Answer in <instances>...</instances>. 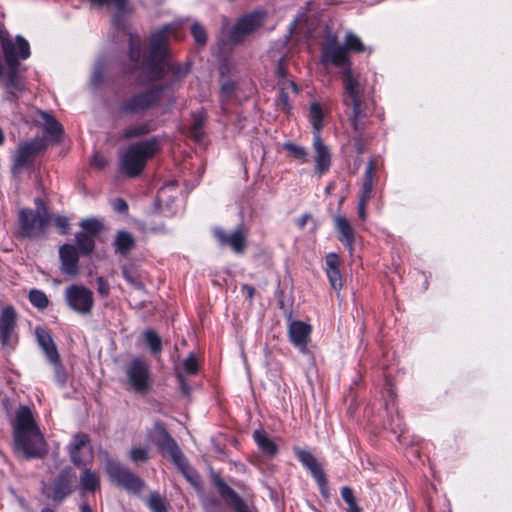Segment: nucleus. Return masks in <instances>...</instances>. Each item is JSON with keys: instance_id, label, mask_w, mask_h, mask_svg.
Instances as JSON below:
<instances>
[{"instance_id": "obj_56", "label": "nucleus", "mask_w": 512, "mask_h": 512, "mask_svg": "<svg viewBox=\"0 0 512 512\" xmlns=\"http://www.w3.org/2000/svg\"><path fill=\"white\" fill-rule=\"evenodd\" d=\"M370 199L359 197L358 215L362 220L366 218V205Z\"/></svg>"}, {"instance_id": "obj_36", "label": "nucleus", "mask_w": 512, "mask_h": 512, "mask_svg": "<svg viewBox=\"0 0 512 512\" xmlns=\"http://www.w3.org/2000/svg\"><path fill=\"white\" fill-rule=\"evenodd\" d=\"M253 438L263 453L272 457L277 453V446L268 435L260 430L253 433Z\"/></svg>"}, {"instance_id": "obj_19", "label": "nucleus", "mask_w": 512, "mask_h": 512, "mask_svg": "<svg viewBox=\"0 0 512 512\" xmlns=\"http://www.w3.org/2000/svg\"><path fill=\"white\" fill-rule=\"evenodd\" d=\"M155 431L158 434L156 445L161 450V452L165 455H168L173 464L176 462L181 463V461H183V457L185 456L176 441L168 433L164 425L161 423H156Z\"/></svg>"}, {"instance_id": "obj_5", "label": "nucleus", "mask_w": 512, "mask_h": 512, "mask_svg": "<svg viewBox=\"0 0 512 512\" xmlns=\"http://www.w3.org/2000/svg\"><path fill=\"white\" fill-rule=\"evenodd\" d=\"M364 98L365 94L355 96L353 90L347 89L346 97L342 100L344 113L353 130L351 141L358 154H362L365 150L364 131L369 124V113Z\"/></svg>"}, {"instance_id": "obj_26", "label": "nucleus", "mask_w": 512, "mask_h": 512, "mask_svg": "<svg viewBox=\"0 0 512 512\" xmlns=\"http://www.w3.org/2000/svg\"><path fill=\"white\" fill-rule=\"evenodd\" d=\"M326 274L332 288L335 291H340L342 284V277L339 269L340 259L336 253H328L325 258Z\"/></svg>"}, {"instance_id": "obj_20", "label": "nucleus", "mask_w": 512, "mask_h": 512, "mask_svg": "<svg viewBox=\"0 0 512 512\" xmlns=\"http://www.w3.org/2000/svg\"><path fill=\"white\" fill-rule=\"evenodd\" d=\"M295 454L298 458V460L302 463V465L310 471L313 478L319 485L322 492L327 487V477L322 469L321 465L318 463L317 459L314 457V455L308 451L301 448H295L294 449Z\"/></svg>"}, {"instance_id": "obj_30", "label": "nucleus", "mask_w": 512, "mask_h": 512, "mask_svg": "<svg viewBox=\"0 0 512 512\" xmlns=\"http://www.w3.org/2000/svg\"><path fill=\"white\" fill-rule=\"evenodd\" d=\"M156 130L155 125L151 121L138 123L136 125L129 126L122 131L121 138L124 140H131L134 138H140L148 135L149 133Z\"/></svg>"}, {"instance_id": "obj_60", "label": "nucleus", "mask_w": 512, "mask_h": 512, "mask_svg": "<svg viewBox=\"0 0 512 512\" xmlns=\"http://www.w3.org/2000/svg\"><path fill=\"white\" fill-rule=\"evenodd\" d=\"M205 506L210 507V508L218 507L219 506V501L216 498H214V497L210 498V499H207L206 502H205Z\"/></svg>"}, {"instance_id": "obj_34", "label": "nucleus", "mask_w": 512, "mask_h": 512, "mask_svg": "<svg viewBox=\"0 0 512 512\" xmlns=\"http://www.w3.org/2000/svg\"><path fill=\"white\" fill-rule=\"evenodd\" d=\"M207 120V114L204 110L193 112L192 124L190 126V135L196 141H201L204 136V126Z\"/></svg>"}, {"instance_id": "obj_11", "label": "nucleus", "mask_w": 512, "mask_h": 512, "mask_svg": "<svg viewBox=\"0 0 512 512\" xmlns=\"http://www.w3.org/2000/svg\"><path fill=\"white\" fill-rule=\"evenodd\" d=\"M65 299L68 306L81 315H88L93 309V292L83 285L73 284L67 287Z\"/></svg>"}, {"instance_id": "obj_53", "label": "nucleus", "mask_w": 512, "mask_h": 512, "mask_svg": "<svg viewBox=\"0 0 512 512\" xmlns=\"http://www.w3.org/2000/svg\"><path fill=\"white\" fill-rule=\"evenodd\" d=\"M341 496L347 505H352V504L357 503L354 493H353V490L347 486L342 487Z\"/></svg>"}, {"instance_id": "obj_41", "label": "nucleus", "mask_w": 512, "mask_h": 512, "mask_svg": "<svg viewBox=\"0 0 512 512\" xmlns=\"http://www.w3.org/2000/svg\"><path fill=\"white\" fill-rule=\"evenodd\" d=\"M283 148L289 153L290 156L297 159L301 163L308 162V152L303 146L296 145L291 142L283 144Z\"/></svg>"}, {"instance_id": "obj_6", "label": "nucleus", "mask_w": 512, "mask_h": 512, "mask_svg": "<svg viewBox=\"0 0 512 512\" xmlns=\"http://www.w3.org/2000/svg\"><path fill=\"white\" fill-rule=\"evenodd\" d=\"M163 86L157 85L123 97L118 106V114L127 118L144 117L162 99Z\"/></svg>"}, {"instance_id": "obj_51", "label": "nucleus", "mask_w": 512, "mask_h": 512, "mask_svg": "<svg viewBox=\"0 0 512 512\" xmlns=\"http://www.w3.org/2000/svg\"><path fill=\"white\" fill-rule=\"evenodd\" d=\"M176 378H177V381H178L181 393L184 396L189 397L190 393H191V387H190L189 383L186 381V379H185V377L183 375V372L182 371H178L176 373Z\"/></svg>"}, {"instance_id": "obj_3", "label": "nucleus", "mask_w": 512, "mask_h": 512, "mask_svg": "<svg viewBox=\"0 0 512 512\" xmlns=\"http://www.w3.org/2000/svg\"><path fill=\"white\" fill-rule=\"evenodd\" d=\"M321 62L325 66L340 68L343 84L342 100L346 97L347 89L353 90L355 96L364 95V84L359 74L352 70V62L346 49L335 36L329 37L321 48Z\"/></svg>"}, {"instance_id": "obj_48", "label": "nucleus", "mask_w": 512, "mask_h": 512, "mask_svg": "<svg viewBox=\"0 0 512 512\" xmlns=\"http://www.w3.org/2000/svg\"><path fill=\"white\" fill-rule=\"evenodd\" d=\"M183 372L187 375H196L198 372V362L194 353H190L183 362Z\"/></svg>"}, {"instance_id": "obj_31", "label": "nucleus", "mask_w": 512, "mask_h": 512, "mask_svg": "<svg viewBox=\"0 0 512 512\" xmlns=\"http://www.w3.org/2000/svg\"><path fill=\"white\" fill-rule=\"evenodd\" d=\"M377 166V161L375 159H371L366 166L364 179L362 184V190L359 197L371 199L372 191L374 187L375 181V169Z\"/></svg>"}, {"instance_id": "obj_13", "label": "nucleus", "mask_w": 512, "mask_h": 512, "mask_svg": "<svg viewBox=\"0 0 512 512\" xmlns=\"http://www.w3.org/2000/svg\"><path fill=\"white\" fill-rule=\"evenodd\" d=\"M11 47L5 48V62L8 65V72L6 73L5 89L9 96L7 99L11 102L16 101L17 92L24 89V84L18 72L19 55H12Z\"/></svg>"}, {"instance_id": "obj_61", "label": "nucleus", "mask_w": 512, "mask_h": 512, "mask_svg": "<svg viewBox=\"0 0 512 512\" xmlns=\"http://www.w3.org/2000/svg\"><path fill=\"white\" fill-rule=\"evenodd\" d=\"M309 219V215L308 214H305L303 216H301L298 220H297V225L300 227V228H304L307 221Z\"/></svg>"}, {"instance_id": "obj_42", "label": "nucleus", "mask_w": 512, "mask_h": 512, "mask_svg": "<svg viewBox=\"0 0 512 512\" xmlns=\"http://www.w3.org/2000/svg\"><path fill=\"white\" fill-rule=\"evenodd\" d=\"M144 339L150 350L154 354H158L162 350V341L158 334L153 330H146L144 332Z\"/></svg>"}, {"instance_id": "obj_27", "label": "nucleus", "mask_w": 512, "mask_h": 512, "mask_svg": "<svg viewBox=\"0 0 512 512\" xmlns=\"http://www.w3.org/2000/svg\"><path fill=\"white\" fill-rule=\"evenodd\" d=\"M335 229L340 234L339 240L345 244L350 251L353 250L355 242V230L349 220L342 215H337L334 218Z\"/></svg>"}, {"instance_id": "obj_1", "label": "nucleus", "mask_w": 512, "mask_h": 512, "mask_svg": "<svg viewBox=\"0 0 512 512\" xmlns=\"http://www.w3.org/2000/svg\"><path fill=\"white\" fill-rule=\"evenodd\" d=\"M92 3L103 5H112L117 9L114 17V25L119 31H122L129 43V59L132 63V71L141 70L144 80L156 81L162 79L166 73L171 72L177 79L184 77L187 71L179 64L169 59L168 42L171 31L170 25H165L159 30L153 32L149 39L148 55L143 56L142 42L139 35L126 28L122 22L121 15L126 10L127 0H90Z\"/></svg>"}, {"instance_id": "obj_57", "label": "nucleus", "mask_w": 512, "mask_h": 512, "mask_svg": "<svg viewBox=\"0 0 512 512\" xmlns=\"http://www.w3.org/2000/svg\"><path fill=\"white\" fill-rule=\"evenodd\" d=\"M97 283H98V292L103 296L108 295L109 290H110V286H109L108 282L105 281L102 277H99L97 279Z\"/></svg>"}, {"instance_id": "obj_17", "label": "nucleus", "mask_w": 512, "mask_h": 512, "mask_svg": "<svg viewBox=\"0 0 512 512\" xmlns=\"http://www.w3.org/2000/svg\"><path fill=\"white\" fill-rule=\"evenodd\" d=\"M214 237L220 246L230 247L236 254H242L247 246V232L243 225L238 226L232 232H226L220 227L213 230Z\"/></svg>"}, {"instance_id": "obj_18", "label": "nucleus", "mask_w": 512, "mask_h": 512, "mask_svg": "<svg viewBox=\"0 0 512 512\" xmlns=\"http://www.w3.org/2000/svg\"><path fill=\"white\" fill-rule=\"evenodd\" d=\"M42 149L39 141H30L20 144L14 155L11 172L14 176L19 175L24 169L33 165V162Z\"/></svg>"}, {"instance_id": "obj_23", "label": "nucleus", "mask_w": 512, "mask_h": 512, "mask_svg": "<svg viewBox=\"0 0 512 512\" xmlns=\"http://www.w3.org/2000/svg\"><path fill=\"white\" fill-rule=\"evenodd\" d=\"M313 148L315 152V170L319 174L326 173L331 166V152L327 145L324 144L321 135L314 133Z\"/></svg>"}, {"instance_id": "obj_21", "label": "nucleus", "mask_w": 512, "mask_h": 512, "mask_svg": "<svg viewBox=\"0 0 512 512\" xmlns=\"http://www.w3.org/2000/svg\"><path fill=\"white\" fill-rule=\"evenodd\" d=\"M17 314L13 307L2 309L0 315V339L3 346L13 343V334L16 326Z\"/></svg>"}, {"instance_id": "obj_15", "label": "nucleus", "mask_w": 512, "mask_h": 512, "mask_svg": "<svg viewBox=\"0 0 512 512\" xmlns=\"http://www.w3.org/2000/svg\"><path fill=\"white\" fill-rule=\"evenodd\" d=\"M67 449L71 462L77 467L85 466L88 461L93 459V449L90 446V439L85 433L80 432L75 434Z\"/></svg>"}, {"instance_id": "obj_35", "label": "nucleus", "mask_w": 512, "mask_h": 512, "mask_svg": "<svg viewBox=\"0 0 512 512\" xmlns=\"http://www.w3.org/2000/svg\"><path fill=\"white\" fill-rule=\"evenodd\" d=\"M135 245L133 235L127 231H119L116 234L114 246L115 251L121 255H127Z\"/></svg>"}, {"instance_id": "obj_52", "label": "nucleus", "mask_w": 512, "mask_h": 512, "mask_svg": "<svg viewBox=\"0 0 512 512\" xmlns=\"http://www.w3.org/2000/svg\"><path fill=\"white\" fill-rule=\"evenodd\" d=\"M54 224L59 229L61 234H66L69 230V220L65 216H57L54 219Z\"/></svg>"}, {"instance_id": "obj_37", "label": "nucleus", "mask_w": 512, "mask_h": 512, "mask_svg": "<svg viewBox=\"0 0 512 512\" xmlns=\"http://www.w3.org/2000/svg\"><path fill=\"white\" fill-rule=\"evenodd\" d=\"M343 46L345 47L348 55L350 52L362 53L368 51L369 54L372 52V50L367 48L363 44L362 40L352 32H348L346 34Z\"/></svg>"}, {"instance_id": "obj_62", "label": "nucleus", "mask_w": 512, "mask_h": 512, "mask_svg": "<svg viewBox=\"0 0 512 512\" xmlns=\"http://www.w3.org/2000/svg\"><path fill=\"white\" fill-rule=\"evenodd\" d=\"M80 512H93L90 505L88 503H83L80 505Z\"/></svg>"}, {"instance_id": "obj_47", "label": "nucleus", "mask_w": 512, "mask_h": 512, "mask_svg": "<svg viewBox=\"0 0 512 512\" xmlns=\"http://www.w3.org/2000/svg\"><path fill=\"white\" fill-rule=\"evenodd\" d=\"M50 363L52 365H54V377H55L56 382L62 387L65 386L67 379H68V375H67L66 369L62 365L60 359L57 362H50Z\"/></svg>"}, {"instance_id": "obj_64", "label": "nucleus", "mask_w": 512, "mask_h": 512, "mask_svg": "<svg viewBox=\"0 0 512 512\" xmlns=\"http://www.w3.org/2000/svg\"><path fill=\"white\" fill-rule=\"evenodd\" d=\"M277 74H278L280 77H282V78H284V76H285L281 63H279V65H278V68H277Z\"/></svg>"}, {"instance_id": "obj_39", "label": "nucleus", "mask_w": 512, "mask_h": 512, "mask_svg": "<svg viewBox=\"0 0 512 512\" xmlns=\"http://www.w3.org/2000/svg\"><path fill=\"white\" fill-rule=\"evenodd\" d=\"M174 465L179 469V471L183 474L187 481L191 483L193 486H198L200 484L199 474L196 472L195 469L190 467L185 457H183V461H181V463L176 462Z\"/></svg>"}, {"instance_id": "obj_55", "label": "nucleus", "mask_w": 512, "mask_h": 512, "mask_svg": "<svg viewBox=\"0 0 512 512\" xmlns=\"http://www.w3.org/2000/svg\"><path fill=\"white\" fill-rule=\"evenodd\" d=\"M91 164L98 169H102L106 166L107 160L104 156L95 153L92 158Z\"/></svg>"}, {"instance_id": "obj_32", "label": "nucleus", "mask_w": 512, "mask_h": 512, "mask_svg": "<svg viewBox=\"0 0 512 512\" xmlns=\"http://www.w3.org/2000/svg\"><path fill=\"white\" fill-rule=\"evenodd\" d=\"M287 90H291L293 93H298V87L294 81L285 80L281 84L280 93L278 99L276 100V105L278 110L289 113L291 110V105L289 102V97Z\"/></svg>"}, {"instance_id": "obj_49", "label": "nucleus", "mask_w": 512, "mask_h": 512, "mask_svg": "<svg viewBox=\"0 0 512 512\" xmlns=\"http://www.w3.org/2000/svg\"><path fill=\"white\" fill-rule=\"evenodd\" d=\"M122 273H123L125 280L129 284H131L134 288H136L137 290H144V284L135 272H133L127 268H123Z\"/></svg>"}, {"instance_id": "obj_7", "label": "nucleus", "mask_w": 512, "mask_h": 512, "mask_svg": "<svg viewBox=\"0 0 512 512\" xmlns=\"http://www.w3.org/2000/svg\"><path fill=\"white\" fill-rule=\"evenodd\" d=\"M36 209H22L19 212L20 234L27 238H38L45 234L50 214L40 198L35 199Z\"/></svg>"}, {"instance_id": "obj_25", "label": "nucleus", "mask_w": 512, "mask_h": 512, "mask_svg": "<svg viewBox=\"0 0 512 512\" xmlns=\"http://www.w3.org/2000/svg\"><path fill=\"white\" fill-rule=\"evenodd\" d=\"M35 335L39 346L44 351L49 362H57L60 358L56 344L51 334L42 327H36Z\"/></svg>"}, {"instance_id": "obj_38", "label": "nucleus", "mask_w": 512, "mask_h": 512, "mask_svg": "<svg viewBox=\"0 0 512 512\" xmlns=\"http://www.w3.org/2000/svg\"><path fill=\"white\" fill-rule=\"evenodd\" d=\"M309 118L314 130L313 134L317 133L318 135H321L320 131L323 127V110L318 103H312L310 105Z\"/></svg>"}, {"instance_id": "obj_44", "label": "nucleus", "mask_w": 512, "mask_h": 512, "mask_svg": "<svg viewBox=\"0 0 512 512\" xmlns=\"http://www.w3.org/2000/svg\"><path fill=\"white\" fill-rule=\"evenodd\" d=\"M81 228L83 229L82 233H86L87 235L91 237H96L100 234L102 230V223L98 221L97 219H86L83 220L80 224Z\"/></svg>"}, {"instance_id": "obj_16", "label": "nucleus", "mask_w": 512, "mask_h": 512, "mask_svg": "<svg viewBox=\"0 0 512 512\" xmlns=\"http://www.w3.org/2000/svg\"><path fill=\"white\" fill-rule=\"evenodd\" d=\"M212 482L219 495L233 509L234 512H258L255 508L248 506L240 495H238L218 474H211Z\"/></svg>"}, {"instance_id": "obj_22", "label": "nucleus", "mask_w": 512, "mask_h": 512, "mask_svg": "<svg viewBox=\"0 0 512 512\" xmlns=\"http://www.w3.org/2000/svg\"><path fill=\"white\" fill-rule=\"evenodd\" d=\"M61 261V271L70 276H75L79 272V255L77 248L71 244H64L59 249Z\"/></svg>"}, {"instance_id": "obj_45", "label": "nucleus", "mask_w": 512, "mask_h": 512, "mask_svg": "<svg viewBox=\"0 0 512 512\" xmlns=\"http://www.w3.org/2000/svg\"><path fill=\"white\" fill-rule=\"evenodd\" d=\"M129 456L134 463L147 462L149 460V449L148 447L133 446Z\"/></svg>"}, {"instance_id": "obj_63", "label": "nucleus", "mask_w": 512, "mask_h": 512, "mask_svg": "<svg viewBox=\"0 0 512 512\" xmlns=\"http://www.w3.org/2000/svg\"><path fill=\"white\" fill-rule=\"evenodd\" d=\"M349 506V512H361L360 507L357 505V503L348 505Z\"/></svg>"}, {"instance_id": "obj_10", "label": "nucleus", "mask_w": 512, "mask_h": 512, "mask_svg": "<svg viewBox=\"0 0 512 512\" xmlns=\"http://www.w3.org/2000/svg\"><path fill=\"white\" fill-rule=\"evenodd\" d=\"M106 470L110 478L128 492L137 494L145 487V482L139 476L117 461H108Z\"/></svg>"}, {"instance_id": "obj_4", "label": "nucleus", "mask_w": 512, "mask_h": 512, "mask_svg": "<svg viewBox=\"0 0 512 512\" xmlns=\"http://www.w3.org/2000/svg\"><path fill=\"white\" fill-rule=\"evenodd\" d=\"M160 149L161 140L157 136L129 144L118 152L119 171L129 178L139 176Z\"/></svg>"}, {"instance_id": "obj_59", "label": "nucleus", "mask_w": 512, "mask_h": 512, "mask_svg": "<svg viewBox=\"0 0 512 512\" xmlns=\"http://www.w3.org/2000/svg\"><path fill=\"white\" fill-rule=\"evenodd\" d=\"M242 292L246 295L247 298L253 299L255 294V288L250 285H243L241 288Z\"/></svg>"}, {"instance_id": "obj_29", "label": "nucleus", "mask_w": 512, "mask_h": 512, "mask_svg": "<svg viewBox=\"0 0 512 512\" xmlns=\"http://www.w3.org/2000/svg\"><path fill=\"white\" fill-rule=\"evenodd\" d=\"M82 473L80 475L79 483L81 491L94 493L100 488V479L97 472L92 471L87 465L82 466Z\"/></svg>"}, {"instance_id": "obj_2", "label": "nucleus", "mask_w": 512, "mask_h": 512, "mask_svg": "<svg viewBox=\"0 0 512 512\" xmlns=\"http://www.w3.org/2000/svg\"><path fill=\"white\" fill-rule=\"evenodd\" d=\"M14 446L26 458H41L47 444L30 408L21 406L12 422Z\"/></svg>"}, {"instance_id": "obj_50", "label": "nucleus", "mask_w": 512, "mask_h": 512, "mask_svg": "<svg viewBox=\"0 0 512 512\" xmlns=\"http://www.w3.org/2000/svg\"><path fill=\"white\" fill-rule=\"evenodd\" d=\"M236 85L232 81H227L222 84L220 89V101L224 105L234 94Z\"/></svg>"}, {"instance_id": "obj_14", "label": "nucleus", "mask_w": 512, "mask_h": 512, "mask_svg": "<svg viewBox=\"0 0 512 512\" xmlns=\"http://www.w3.org/2000/svg\"><path fill=\"white\" fill-rule=\"evenodd\" d=\"M77 487V474L72 467H65L53 479L52 499L55 502H62L74 492Z\"/></svg>"}, {"instance_id": "obj_54", "label": "nucleus", "mask_w": 512, "mask_h": 512, "mask_svg": "<svg viewBox=\"0 0 512 512\" xmlns=\"http://www.w3.org/2000/svg\"><path fill=\"white\" fill-rule=\"evenodd\" d=\"M112 207L115 211L124 214L128 211V205L122 198H116L112 201Z\"/></svg>"}, {"instance_id": "obj_40", "label": "nucleus", "mask_w": 512, "mask_h": 512, "mask_svg": "<svg viewBox=\"0 0 512 512\" xmlns=\"http://www.w3.org/2000/svg\"><path fill=\"white\" fill-rule=\"evenodd\" d=\"M77 248L83 255H89L92 253L95 247L94 237L87 235L86 233L79 232L75 235Z\"/></svg>"}, {"instance_id": "obj_12", "label": "nucleus", "mask_w": 512, "mask_h": 512, "mask_svg": "<svg viewBox=\"0 0 512 512\" xmlns=\"http://www.w3.org/2000/svg\"><path fill=\"white\" fill-rule=\"evenodd\" d=\"M264 24V14L252 12L238 19L229 33L232 43L242 42L248 35L257 31Z\"/></svg>"}, {"instance_id": "obj_43", "label": "nucleus", "mask_w": 512, "mask_h": 512, "mask_svg": "<svg viewBox=\"0 0 512 512\" xmlns=\"http://www.w3.org/2000/svg\"><path fill=\"white\" fill-rule=\"evenodd\" d=\"M29 301L38 309H45L49 305V300L46 294L38 289H33L29 293Z\"/></svg>"}, {"instance_id": "obj_33", "label": "nucleus", "mask_w": 512, "mask_h": 512, "mask_svg": "<svg viewBox=\"0 0 512 512\" xmlns=\"http://www.w3.org/2000/svg\"><path fill=\"white\" fill-rule=\"evenodd\" d=\"M150 512H168L170 504L165 496L158 491H152L144 500Z\"/></svg>"}, {"instance_id": "obj_58", "label": "nucleus", "mask_w": 512, "mask_h": 512, "mask_svg": "<svg viewBox=\"0 0 512 512\" xmlns=\"http://www.w3.org/2000/svg\"><path fill=\"white\" fill-rule=\"evenodd\" d=\"M103 81V75L100 68H96L92 76V84L98 86Z\"/></svg>"}, {"instance_id": "obj_9", "label": "nucleus", "mask_w": 512, "mask_h": 512, "mask_svg": "<svg viewBox=\"0 0 512 512\" xmlns=\"http://www.w3.org/2000/svg\"><path fill=\"white\" fill-rule=\"evenodd\" d=\"M106 470L110 478L128 492L137 494L145 487V482L139 476L117 461H108Z\"/></svg>"}, {"instance_id": "obj_28", "label": "nucleus", "mask_w": 512, "mask_h": 512, "mask_svg": "<svg viewBox=\"0 0 512 512\" xmlns=\"http://www.w3.org/2000/svg\"><path fill=\"white\" fill-rule=\"evenodd\" d=\"M40 119L44 126L46 134L54 141L59 142L63 135V127L61 123L51 114L40 112Z\"/></svg>"}, {"instance_id": "obj_24", "label": "nucleus", "mask_w": 512, "mask_h": 512, "mask_svg": "<svg viewBox=\"0 0 512 512\" xmlns=\"http://www.w3.org/2000/svg\"><path fill=\"white\" fill-rule=\"evenodd\" d=\"M288 333L291 343L302 352H305L311 333V326L302 321H292L289 325Z\"/></svg>"}, {"instance_id": "obj_46", "label": "nucleus", "mask_w": 512, "mask_h": 512, "mask_svg": "<svg viewBox=\"0 0 512 512\" xmlns=\"http://www.w3.org/2000/svg\"><path fill=\"white\" fill-rule=\"evenodd\" d=\"M191 34L195 40V42L204 46L207 42V34L203 26H201L198 22H195L191 26Z\"/></svg>"}, {"instance_id": "obj_8", "label": "nucleus", "mask_w": 512, "mask_h": 512, "mask_svg": "<svg viewBox=\"0 0 512 512\" xmlns=\"http://www.w3.org/2000/svg\"><path fill=\"white\" fill-rule=\"evenodd\" d=\"M125 372L128 383L135 392L146 394L150 390L152 386L150 368L144 360L140 358L131 360Z\"/></svg>"}]
</instances>
